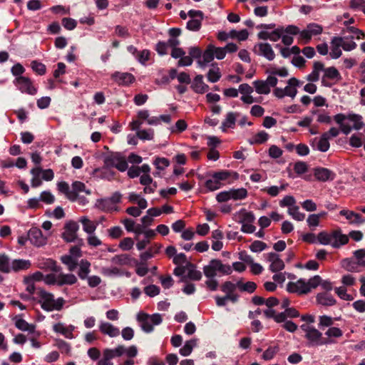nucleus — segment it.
Wrapping results in <instances>:
<instances>
[{
	"label": "nucleus",
	"instance_id": "obj_20",
	"mask_svg": "<svg viewBox=\"0 0 365 365\" xmlns=\"http://www.w3.org/2000/svg\"><path fill=\"white\" fill-rule=\"evenodd\" d=\"M13 320L18 329L22 331H27L30 334H36L37 336H40V333L36 331L35 324L28 323L26 320L19 316L15 317Z\"/></svg>",
	"mask_w": 365,
	"mask_h": 365
},
{
	"label": "nucleus",
	"instance_id": "obj_64",
	"mask_svg": "<svg viewBox=\"0 0 365 365\" xmlns=\"http://www.w3.org/2000/svg\"><path fill=\"white\" fill-rule=\"evenodd\" d=\"M202 20L200 19H190L187 23V29L190 31H197L200 30L201 27Z\"/></svg>",
	"mask_w": 365,
	"mask_h": 365
},
{
	"label": "nucleus",
	"instance_id": "obj_1",
	"mask_svg": "<svg viewBox=\"0 0 365 365\" xmlns=\"http://www.w3.org/2000/svg\"><path fill=\"white\" fill-rule=\"evenodd\" d=\"M334 120L339 124L341 130L345 135H348L352 129L359 130L363 126L361 116L356 114H337L334 116Z\"/></svg>",
	"mask_w": 365,
	"mask_h": 365
},
{
	"label": "nucleus",
	"instance_id": "obj_54",
	"mask_svg": "<svg viewBox=\"0 0 365 365\" xmlns=\"http://www.w3.org/2000/svg\"><path fill=\"white\" fill-rule=\"evenodd\" d=\"M249 33L247 29H242L241 31L231 30L230 31V38H237L239 41H245L248 38Z\"/></svg>",
	"mask_w": 365,
	"mask_h": 365
},
{
	"label": "nucleus",
	"instance_id": "obj_6",
	"mask_svg": "<svg viewBox=\"0 0 365 365\" xmlns=\"http://www.w3.org/2000/svg\"><path fill=\"white\" fill-rule=\"evenodd\" d=\"M203 272L206 277L214 278L217 273L230 274L232 272V267L224 264L219 259H212L209 264L203 267Z\"/></svg>",
	"mask_w": 365,
	"mask_h": 365
},
{
	"label": "nucleus",
	"instance_id": "obj_44",
	"mask_svg": "<svg viewBox=\"0 0 365 365\" xmlns=\"http://www.w3.org/2000/svg\"><path fill=\"white\" fill-rule=\"evenodd\" d=\"M91 263L86 260L82 259L79 264L78 276L81 279H85L87 278L90 272Z\"/></svg>",
	"mask_w": 365,
	"mask_h": 365
},
{
	"label": "nucleus",
	"instance_id": "obj_39",
	"mask_svg": "<svg viewBox=\"0 0 365 365\" xmlns=\"http://www.w3.org/2000/svg\"><path fill=\"white\" fill-rule=\"evenodd\" d=\"M316 142V148L321 152H326L329 148V136L327 133H324L319 139L314 140Z\"/></svg>",
	"mask_w": 365,
	"mask_h": 365
},
{
	"label": "nucleus",
	"instance_id": "obj_45",
	"mask_svg": "<svg viewBox=\"0 0 365 365\" xmlns=\"http://www.w3.org/2000/svg\"><path fill=\"white\" fill-rule=\"evenodd\" d=\"M341 286L346 288H350L356 284V278L351 274H345L341 278Z\"/></svg>",
	"mask_w": 365,
	"mask_h": 365
},
{
	"label": "nucleus",
	"instance_id": "obj_26",
	"mask_svg": "<svg viewBox=\"0 0 365 365\" xmlns=\"http://www.w3.org/2000/svg\"><path fill=\"white\" fill-rule=\"evenodd\" d=\"M212 177L217 179L219 182H227L230 183V180H237L238 178V174L230 170H221L213 173Z\"/></svg>",
	"mask_w": 365,
	"mask_h": 365
},
{
	"label": "nucleus",
	"instance_id": "obj_55",
	"mask_svg": "<svg viewBox=\"0 0 365 365\" xmlns=\"http://www.w3.org/2000/svg\"><path fill=\"white\" fill-rule=\"evenodd\" d=\"M136 135L142 140H151L153 139L154 131L153 129L140 130L136 133Z\"/></svg>",
	"mask_w": 365,
	"mask_h": 365
},
{
	"label": "nucleus",
	"instance_id": "obj_11",
	"mask_svg": "<svg viewBox=\"0 0 365 365\" xmlns=\"http://www.w3.org/2000/svg\"><path fill=\"white\" fill-rule=\"evenodd\" d=\"M14 85L22 93L34 96L37 93V88L34 85L30 78L20 76L14 81Z\"/></svg>",
	"mask_w": 365,
	"mask_h": 365
},
{
	"label": "nucleus",
	"instance_id": "obj_36",
	"mask_svg": "<svg viewBox=\"0 0 365 365\" xmlns=\"http://www.w3.org/2000/svg\"><path fill=\"white\" fill-rule=\"evenodd\" d=\"M192 88L197 93H204L208 91L209 86L204 83L203 76L197 75L193 81Z\"/></svg>",
	"mask_w": 365,
	"mask_h": 365
},
{
	"label": "nucleus",
	"instance_id": "obj_46",
	"mask_svg": "<svg viewBox=\"0 0 365 365\" xmlns=\"http://www.w3.org/2000/svg\"><path fill=\"white\" fill-rule=\"evenodd\" d=\"M0 271L5 273L11 272V261L6 255H0Z\"/></svg>",
	"mask_w": 365,
	"mask_h": 365
},
{
	"label": "nucleus",
	"instance_id": "obj_42",
	"mask_svg": "<svg viewBox=\"0 0 365 365\" xmlns=\"http://www.w3.org/2000/svg\"><path fill=\"white\" fill-rule=\"evenodd\" d=\"M221 71L216 65H212L207 75V80L211 83L217 82L221 78Z\"/></svg>",
	"mask_w": 365,
	"mask_h": 365
},
{
	"label": "nucleus",
	"instance_id": "obj_31",
	"mask_svg": "<svg viewBox=\"0 0 365 365\" xmlns=\"http://www.w3.org/2000/svg\"><path fill=\"white\" fill-rule=\"evenodd\" d=\"M253 86L255 91L259 94L267 95L270 93L271 84L268 82V78L265 81H255Z\"/></svg>",
	"mask_w": 365,
	"mask_h": 365
},
{
	"label": "nucleus",
	"instance_id": "obj_27",
	"mask_svg": "<svg viewBox=\"0 0 365 365\" xmlns=\"http://www.w3.org/2000/svg\"><path fill=\"white\" fill-rule=\"evenodd\" d=\"M213 48L214 45L210 44L207 46L205 51L202 53V59H200L197 61V64L200 68L205 67L207 63L214 60L215 57L213 53Z\"/></svg>",
	"mask_w": 365,
	"mask_h": 365
},
{
	"label": "nucleus",
	"instance_id": "obj_41",
	"mask_svg": "<svg viewBox=\"0 0 365 365\" xmlns=\"http://www.w3.org/2000/svg\"><path fill=\"white\" fill-rule=\"evenodd\" d=\"M103 355L110 358L111 360L115 357H120L124 354V349L123 345H118L113 349H105L103 351Z\"/></svg>",
	"mask_w": 365,
	"mask_h": 365
},
{
	"label": "nucleus",
	"instance_id": "obj_22",
	"mask_svg": "<svg viewBox=\"0 0 365 365\" xmlns=\"http://www.w3.org/2000/svg\"><path fill=\"white\" fill-rule=\"evenodd\" d=\"M75 327L73 325H66L63 323L59 322L57 324H55L53 326V330L58 334H62L63 336H65L67 339H71L74 338V336L73 334V331L75 329Z\"/></svg>",
	"mask_w": 365,
	"mask_h": 365
},
{
	"label": "nucleus",
	"instance_id": "obj_62",
	"mask_svg": "<svg viewBox=\"0 0 365 365\" xmlns=\"http://www.w3.org/2000/svg\"><path fill=\"white\" fill-rule=\"evenodd\" d=\"M287 187V184H283L281 186H271L264 189V190L272 197L277 196L281 191L284 190Z\"/></svg>",
	"mask_w": 365,
	"mask_h": 365
},
{
	"label": "nucleus",
	"instance_id": "obj_2",
	"mask_svg": "<svg viewBox=\"0 0 365 365\" xmlns=\"http://www.w3.org/2000/svg\"><path fill=\"white\" fill-rule=\"evenodd\" d=\"M104 167L102 169H97L96 172L105 171L103 178L110 179L113 173L108 170L110 168H116L118 170L123 172L128 169V163L125 158L119 154H114L105 157Z\"/></svg>",
	"mask_w": 365,
	"mask_h": 365
},
{
	"label": "nucleus",
	"instance_id": "obj_57",
	"mask_svg": "<svg viewBox=\"0 0 365 365\" xmlns=\"http://www.w3.org/2000/svg\"><path fill=\"white\" fill-rule=\"evenodd\" d=\"M61 261L67 265L69 271H73L77 265L76 259L70 255H64L61 257Z\"/></svg>",
	"mask_w": 365,
	"mask_h": 365
},
{
	"label": "nucleus",
	"instance_id": "obj_53",
	"mask_svg": "<svg viewBox=\"0 0 365 365\" xmlns=\"http://www.w3.org/2000/svg\"><path fill=\"white\" fill-rule=\"evenodd\" d=\"M263 312L267 317L273 318L278 323L284 321V314H276L274 310L269 307L264 310Z\"/></svg>",
	"mask_w": 365,
	"mask_h": 365
},
{
	"label": "nucleus",
	"instance_id": "obj_56",
	"mask_svg": "<svg viewBox=\"0 0 365 365\" xmlns=\"http://www.w3.org/2000/svg\"><path fill=\"white\" fill-rule=\"evenodd\" d=\"M60 268L58 267L57 272H53V273L48 274L45 275L44 282L48 285L57 284L58 281Z\"/></svg>",
	"mask_w": 365,
	"mask_h": 365
},
{
	"label": "nucleus",
	"instance_id": "obj_52",
	"mask_svg": "<svg viewBox=\"0 0 365 365\" xmlns=\"http://www.w3.org/2000/svg\"><path fill=\"white\" fill-rule=\"evenodd\" d=\"M334 292L337 294V296L342 300L352 301L354 299L352 295L347 292V288L346 287H344L342 286L336 287L334 289Z\"/></svg>",
	"mask_w": 365,
	"mask_h": 365
},
{
	"label": "nucleus",
	"instance_id": "obj_63",
	"mask_svg": "<svg viewBox=\"0 0 365 365\" xmlns=\"http://www.w3.org/2000/svg\"><path fill=\"white\" fill-rule=\"evenodd\" d=\"M296 205V200L292 195L284 196L279 202V205L282 207H287L288 209Z\"/></svg>",
	"mask_w": 365,
	"mask_h": 365
},
{
	"label": "nucleus",
	"instance_id": "obj_17",
	"mask_svg": "<svg viewBox=\"0 0 365 365\" xmlns=\"http://www.w3.org/2000/svg\"><path fill=\"white\" fill-rule=\"evenodd\" d=\"M254 51L259 56H262L268 61H272L275 54L270 44L267 43H259L254 47Z\"/></svg>",
	"mask_w": 365,
	"mask_h": 365
},
{
	"label": "nucleus",
	"instance_id": "obj_10",
	"mask_svg": "<svg viewBox=\"0 0 365 365\" xmlns=\"http://www.w3.org/2000/svg\"><path fill=\"white\" fill-rule=\"evenodd\" d=\"M51 235V232L43 234L41 230L38 227H31L28 232L29 240L33 245L38 247L46 245L48 242V238Z\"/></svg>",
	"mask_w": 365,
	"mask_h": 365
},
{
	"label": "nucleus",
	"instance_id": "obj_61",
	"mask_svg": "<svg viewBox=\"0 0 365 365\" xmlns=\"http://www.w3.org/2000/svg\"><path fill=\"white\" fill-rule=\"evenodd\" d=\"M150 51L148 49L140 51L136 55L135 59L142 65H145L146 62L150 59Z\"/></svg>",
	"mask_w": 365,
	"mask_h": 365
},
{
	"label": "nucleus",
	"instance_id": "obj_50",
	"mask_svg": "<svg viewBox=\"0 0 365 365\" xmlns=\"http://www.w3.org/2000/svg\"><path fill=\"white\" fill-rule=\"evenodd\" d=\"M332 232H321L318 234V243L323 245H331L332 247Z\"/></svg>",
	"mask_w": 365,
	"mask_h": 365
},
{
	"label": "nucleus",
	"instance_id": "obj_14",
	"mask_svg": "<svg viewBox=\"0 0 365 365\" xmlns=\"http://www.w3.org/2000/svg\"><path fill=\"white\" fill-rule=\"evenodd\" d=\"M267 262L269 263V269L272 272H276L282 270L284 268L283 260L279 257V255L275 252L267 253L264 255Z\"/></svg>",
	"mask_w": 365,
	"mask_h": 365
},
{
	"label": "nucleus",
	"instance_id": "obj_34",
	"mask_svg": "<svg viewBox=\"0 0 365 365\" xmlns=\"http://www.w3.org/2000/svg\"><path fill=\"white\" fill-rule=\"evenodd\" d=\"M80 222L83 225V231L88 234L94 233L98 225V221H92L86 216L81 217Z\"/></svg>",
	"mask_w": 365,
	"mask_h": 365
},
{
	"label": "nucleus",
	"instance_id": "obj_51",
	"mask_svg": "<svg viewBox=\"0 0 365 365\" xmlns=\"http://www.w3.org/2000/svg\"><path fill=\"white\" fill-rule=\"evenodd\" d=\"M365 142V136L362 133H356L351 136L349 144L352 147L359 148Z\"/></svg>",
	"mask_w": 365,
	"mask_h": 365
},
{
	"label": "nucleus",
	"instance_id": "obj_28",
	"mask_svg": "<svg viewBox=\"0 0 365 365\" xmlns=\"http://www.w3.org/2000/svg\"><path fill=\"white\" fill-rule=\"evenodd\" d=\"M240 282L238 281L235 283L227 281L225 282L222 286V291L225 293V295L230 297V300L235 302L237 300V296L233 294V292L236 290L237 287L240 288Z\"/></svg>",
	"mask_w": 365,
	"mask_h": 365
},
{
	"label": "nucleus",
	"instance_id": "obj_15",
	"mask_svg": "<svg viewBox=\"0 0 365 365\" xmlns=\"http://www.w3.org/2000/svg\"><path fill=\"white\" fill-rule=\"evenodd\" d=\"M81 192H86L88 195L90 194V191L86 190V186L83 182L76 181L72 184L71 193L69 194L68 199L71 201H76L79 199L81 202H82L83 204H86V202L85 199L79 198V195Z\"/></svg>",
	"mask_w": 365,
	"mask_h": 365
},
{
	"label": "nucleus",
	"instance_id": "obj_5",
	"mask_svg": "<svg viewBox=\"0 0 365 365\" xmlns=\"http://www.w3.org/2000/svg\"><path fill=\"white\" fill-rule=\"evenodd\" d=\"M309 346L325 345L323 334L311 324H302L300 327Z\"/></svg>",
	"mask_w": 365,
	"mask_h": 365
},
{
	"label": "nucleus",
	"instance_id": "obj_19",
	"mask_svg": "<svg viewBox=\"0 0 365 365\" xmlns=\"http://www.w3.org/2000/svg\"><path fill=\"white\" fill-rule=\"evenodd\" d=\"M343 336V331L341 329L336 327H331L324 332V344H332L336 342V339Z\"/></svg>",
	"mask_w": 365,
	"mask_h": 365
},
{
	"label": "nucleus",
	"instance_id": "obj_12",
	"mask_svg": "<svg viewBox=\"0 0 365 365\" xmlns=\"http://www.w3.org/2000/svg\"><path fill=\"white\" fill-rule=\"evenodd\" d=\"M78 228L79 227L76 222H67L64 225L63 232H62L63 239L67 242H74L77 238Z\"/></svg>",
	"mask_w": 365,
	"mask_h": 365
},
{
	"label": "nucleus",
	"instance_id": "obj_21",
	"mask_svg": "<svg viewBox=\"0 0 365 365\" xmlns=\"http://www.w3.org/2000/svg\"><path fill=\"white\" fill-rule=\"evenodd\" d=\"M112 79L120 86H128L134 82L135 77L130 73L116 71L111 75Z\"/></svg>",
	"mask_w": 365,
	"mask_h": 365
},
{
	"label": "nucleus",
	"instance_id": "obj_9",
	"mask_svg": "<svg viewBox=\"0 0 365 365\" xmlns=\"http://www.w3.org/2000/svg\"><path fill=\"white\" fill-rule=\"evenodd\" d=\"M268 82L272 87H274L278 83L277 77L285 78L289 75L288 70L284 66H278L276 64H269L266 68Z\"/></svg>",
	"mask_w": 365,
	"mask_h": 365
},
{
	"label": "nucleus",
	"instance_id": "obj_48",
	"mask_svg": "<svg viewBox=\"0 0 365 365\" xmlns=\"http://www.w3.org/2000/svg\"><path fill=\"white\" fill-rule=\"evenodd\" d=\"M287 212L297 221H303L305 218V215L299 211V207L297 205L289 208Z\"/></svg>",
	"mask_w": 365,
	"mask_h": 365
},
{
	"label": "nucleus",
	"instance_id": "obj_16",
	"mask_svg": "<svg viewBox=\"0 0 365 365\" xmlns=\"http://www.w3.org/2000/svg\"><path fill=\"white\" fill-rule=\"evenodd\" d=\"M339 215L343 216L351 225H361L365 222V218L359 213L348 209H342L339 211Z\"/></svg>",
	"mask_w": 365,
	"mask_h": 365
},
{
	"label": "nucleus",
	"instance_id": "obj_33",
	"mask_svg": "<svg viewBox=\"0 0 365 365\" xmlns=\"http://www.w3.org/2000/svg\"><path fill=\"white\" fill-rule=\"evenodd\" d=\"M340 42H341V37H334L331 41L329 55L334 59L339 58L341 55V46Z\"/></svg>",
	"mask_w": 365,
	"mask_h": 365
},
{
	"label": "nucleus",
	"instance_id": "obj_47",
	"mask_svg": "<svg viewBox=\"0 0 365 365\" xmlns=\"http://www.w3.org/2000/svg\"><path fill=\"white\" fill-rule=\"evenodd\" d=\"M231 194V199L233 200H243L247 196V190L245 188L241 187L237 189H230Z\"/></svg>",
	"mask_w": 365,
	"mask_h": 365
},
{
	"label": "nucleus",
	"instance_id": "obj_40",
	"mask_svg": "<svg viewBox=\"0 0 365 365\" xmlns=\"http://www.w3.org/2000/svg\"><path fill=\"white\" fill-rule=\"evenodd\" d=\"M77 282L76 277L73 274H63L59 271L58 285H71Z\"/></svg>",
	"mask_w": 365,
	"mask_h": 365
},
{
	"label": "nucleus",
	"instance_id": "obj_29",
	"mask_svg": "<svg viewBox=\"0 0 365 365\" xmlns=\"http://www.w3.org/2000/svg\"><path fill=\"white\" fill-rule=\"evenodd\" d=\"M239 116V113L234 112H229L227 113L225 120L222 123L221 130L222 132H226L228 128H234L236 120Z\"/></svg>",
	"mask_w": 365,
	"mask_h": 365
},
{
	"label": "nucleus",
	"instance_id": "obj_37",
	"mask_svg": "<svg viewBox=\"0 0 365 365\" xmlns=\"http://www.w3.org/2000/svg\"><path fill=\"white\" fill-rule=\"evenodd\" d=\"M317 301L323 306H332L336 304V299L331 294L327 292L318 294Z\"/></svg>",
	"mask_w": 365,
	"mask_h": 365
},
{
	"label": "nucleus",
	"instance_id": "obj_35",
	"mask_svg": "<svg viewBox=\"0 0 365 365\" xmlns=\"http://www.w3.org/2000/svg\"><path fill=\"white\" fill-rule=\"evenodd\" d=\"M37 267L41 269L50 270L52 272L58 271V267L56 262L51 259H39L37 262Z\"/></svg>",
	"mask_w": 365,
	"mask_h": 365
},
{
	"label": "nucleus",
	"instance_id": "obj_18",
	"mask_svg": "<svg viewBox=\"0 0 365 365\" xmlns=\"http://www.w3.org/2000/svg\"><path fill=\"white\" fill-rule=\"evenodd\" d=\"M341 79V76L335 67H328L324 70V76L322 78V83L325 86H329L327 80L331 81L334 83L339 82Z\"/></svg>",
	"mask_w": 365,
	"mask_h": 365
},
{
	"label": "nucleus",
	"instance_id": "obj_32",
	"mask_svg": "<svg viewBox=\"0 0 365 365\" xmlns=\"http://www.w3.org/2000/svg\"><path fill=\"white\" fill-rule=\"evenodd\" d=\"M299 81L296 78L289 79L287 86L284 88L287 96L294 98L297 93V87L299 86Z\"/></svg>",
	"mask_w": 365,
	"mask_h": 365
},
{
	"label": "nucleus",
	"instance_id": "obj_58",
	"mask_svg": "<svg viewBox=\"0 0 365 365\" xmlns=\"http://www.w3.org/2000/svg\"><path fill=\"white\" fill-rule=\"evenodd\" d=\"M269 139V134L264 131L261 130L256 133L252 137V143L257 144H262L265 143Z\"/></svg>",
	"mask_w": 365,
	"mask_h": 365
},
{
	"label": "nucleus",
	"instance_id": "obj_24",
	"mask_svg": "<svg viewBox=\"0 0 365 365\" xmlns=\"http://www.w3.org/2000/svg\"><path fill=\"white\" fill-rule=\"evenodd\" d=\"M314 175L317 180L322 182L333 180L335 173L326 168H317L314 170Z\"/></svg>",
	"mask_w": 365,
	"mask_h": 365
},
{
	"label": "nucleus",
	"instance_id": "obj_8",
	"mask_svg": "<svg viewBox=\"0 0 365 365\" xmlns=\"http://www.w3.org/2000/svg\"><path fill=\"white\" fill-rule=\"evenodd\" d=\"M138 320L140 323L142 329L145 332H151L155 325H158L162 322V317L159 314L148 315L140 313L138 315Z\"/></svg>",
	"mask_w": 365,
	"mask_h": 365
},
{
	"label": "nucleus",
	"instance_id": "obj_3",
	"mask_svg": "<svg viewBox=\"0 0 365 365\" xmlns=\"http://www.w3.org/2000/svg\"><path fill=\"white\" fill-rule=\"evenodd\" d=\"M319 282V275H315L308 280L299 279L296 282H289L287 284V290L289 293H295L298 294H307L312 289L317 287V284Z\"/></svg>",
	"mask_w": 365,
	"mask_h": 365
},
{
	"label": "nucleus",
	"instance_id": "obj_43",
	"mask_svg": "<svg viewBox=\"0 0 365 365\" xmlns=\"http://www.w3.org/2000/svg\"><path fill=\"white\" fill-rule=\"evenodd\" d=\"M197 346V339H193L187 341L184 346L180 349V354L182 356H187L191 354L194 347Z\"/></svg>",
	"mask_w": 365,
	"mask_h": 365
},
{
	"label": "nucleus",
	"instance_id": "obj_7",
	"mask_svg": "<svg viewBox=\"0 0 365 365\" xmlns=\"http://www.w3.org/2000/svg\"><path fill=\"white\" fill-rule=\"evenodd\" d=\"M122 195L119 192H114L110 197L98 199L95 207L106 212L118 211V204L120 202Z\"/></svg>",
	"mask_w": 365,
	"mask_h": 365
},
{
	"label": "nucleus",
	"instance_id": "obj_13",
	"mask_svg": "<svg viewBox=\"0 0 365 365\" xmlns=\"http://www.w3.org/2000/svg\"><path fill=\"white\" fill-rule=\"evenodd\" d=\"M322 27L317 24H309L307 28L299 33V39L304 43H308L313 36L320 34Z\"/></svg>",
	"mask_w": 365,
	"mask_h": 365
},
{
	"label": "nucleus",
	"instance_id": "obj_38",
	"mask_svg": "<svg viewBox=\"0 0 365 365\" xmlns=\"http://www.w3.org/2000/svg\"><path fill=\"white\" fill-rule=\"evenodd\" d=\"M31 265L29 260L26 259H14L11 261V272H18L21 270L28 269Z\"/></svg>",
	"mask_w": 365,
	"mask_h": 365
},
{
	"label": "nucleus",
	"instance_id": "obj_4",
	"mask_svg": "<svg viewBox=\"0 0 365 365\" xmlns=\"http://www.w3.org/2000/svg\"><path fill=\"white\" fill-rule=\"evenodd\" d=\"M38 297L41 308L46 312L59 311L65 303L63 298H55L53 294L43 289L39 290Z\"/></svg>",
	"mask_w": 365,
	"mask_h": 365
},
{
	"label": "nucleus",
	"instance_id": "obj_59",
	"mask_svg": "<svg viewBox=\"0 0 365 365\" xmlns=\"http://www.w3.org/2000/svg\"><path fill=\"white\" fill-rule=\"evenodd\" d=\"M222 182H219L217 179L212 176L211 179L206 180L205 187L209 191H215L222 186Z\"/></svg>",
	"mask_w": 365,
	"mask_h": 365
},
{
	"label": "nucleus",
	"instance_id": "obj_60",
	"mask_svg": "<svg viewBox=\"0 0 365 365\" xmlns=\"http://www.w3.org/2000/svg\"><path fill=\"white\" fill-rule=\"evenodd\" d=\"M101 273L109 277L121 275L120 270L116 267H103L101 269Z\"/></svg>",
	"mask_w": 365,
	"mask_h": 365
},
{
	"label": "nucleus",
	"instance_id": "obj_25",
	"mask_svg": "<svg viewBox=\"0 0 365 365\" xmlns=\"http://www.w3.org/2000/svg\"><path fill=\"white\" fill-rule=\"evenodd\" d=\"M332 247L339 248L349 242V237L341 232L340 230L332 231Z\"/></svg>",
	"mask_w": 365,
	"mask_h": 365
},
{
	"label": "nucleus",
	"instance_id": "obj_49",
	"mask_svg": "<svg viewBox=\"0 0 365 365\" xmlns=\"http://www.w3.org/2000/svg\"><path fill=\"white\" fill-rule=\"evenodd\" d=\"M335 319L327 315H322L319 317V324L318 326L320 329H324V327L329 328L333 327L334 324Z\"/></svg>",
	"mask_w": 365,
	"mask_h": 365
},
{
	"label": "nucleus",
	"instance_id": "obj_23",
	"mask_svg": "<svg viewBox=\"0 0 365 365\" xmlns=\"http://www.w3.org/2000/svg\"><path fill=\"white\" fill-rule=\"evenodd\" d=\"M99 330L102 334L108 335L111 338L117 337L120 333L118 327L107 322H100Z\"/></svg>",
	"mask_w": 365,
	"mask_h": 365
},
{
	"label": "nucleus",
	"instance_id": "obj_30",
	"mask_svg": "<svg viewBox=\"0 0 365 365\" xmlns=\"http://www.w3.org/2000/svg\"><path fill=\"white\" fill-rule=\"evenodd\" d=\"M137 117L139 120L146 121L148 125H157L160 124V119L156 116L150 117L148 110H141L138 112Z\"/></svg>",
	"mask_w": 365,
	"mask_h": 365
}]
</instances>
